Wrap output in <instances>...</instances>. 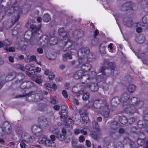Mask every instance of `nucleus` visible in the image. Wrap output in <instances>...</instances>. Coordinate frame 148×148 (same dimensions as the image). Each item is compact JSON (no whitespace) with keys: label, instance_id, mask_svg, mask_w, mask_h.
Masks as SVG:
<instances>
[{"label":"nucleus","instance_id":"f257e3e1","mask_svg":"<svg viewBox=\"0 0 148 148\" xmlns=\"http://www.w3.org/2000/svg\"><path fill=\"white\" fill-rule=\"evenodd\" d=\"M95 55L92 53L88 54L86 57L83 58H79L78 62L80 64H82V69L85 71H90L92 67L90 63H92L96 60Z\"/></svg>","mask_w":148,"mask_h":148},{"label":"nucleus","instance_id":"f03ea898","mask_svg":"<svg viewBox=\"0 0 148 148\" xmlns=\"http://www.w3.org/2000/svg\"><path fill=\"white\" fill-rule=\"evenodd\" d=\"M97 73L95 71H92L89 75H85L83 76L82 77L83 83L84 84H88L92 82V80L95 78L97 76Z\"/></svg>","mask_w":148,"mask_h":148},{"label":"nucleus","instance_id":"7ed1b4c3","mask_svg":"<svg viewBox=\"0 0 148 148\" xmlns=\"http://www.w3.org/2000/svg\"><path fill=\"white\" fill-rule=\"evenodd\" d=\"M1 128L2 132L5 134H8L11 132V127L10 125L8 122H4L3 123Z\"/></svg>","mask_w":148,"mask_h":148},{"label":"nucleus","instance_id":"20e7f679","mask_svg":"<svg viewBox=\"0 0 148 148\" xmlns=\"http://www.w3.org/2000/svg\"><path fill=\"white\" fill-rule=\"evenodd\" d=\"M142 22L138 23V26H141L144 29L148 27V14L145 15L142 18Z\"/></svg>","mask_w":148,"mask_h":148},{"label":"nucleus","instance_id":"39448f33","mask_svg":"<svg viewBox=\"0 0 148 148\" xmlns=\"http://www.w3.org/2000/svg\"><path fill=\"white\" fill-rule=\"evenodd\" d=\"M78 56H79V58H83L87 56L90 52L89 49L88 47H82L79 51Z\"/></svg>","mask_w":148,"mask_h":148},{"label":"nucleus","instance_id":"423d86ee","mask_svg":"<svg viewBox=\"0 0 148 148\" xmlns=\"http://www.w3.org/2000/svg\"><path fill=\"white\" fill-rule=\"evenodd\" d=\"M105 68L104 67H102L100 70V71L101 74L99 75L97 78V80L98 82H100L103 80H105L107 76L105 73L104 72Z\"/></svg>","mask_w":148,"mask_h":148},{"label":"nucleus","instance_id":"0eeeda50","mask_svg":"<svg viewBox=\"0 0 148 148\" xmlns=\"http://www.w3.org/2000/svg\"><path fill=\"white\" fill-rule=\"evenodd\" d=\"M125 111L127 113L133 114L136 112L137 109L132 103L125 109Z\"/></svg>","mask_w":148,"mask_h":148},{"label":"nucleus","instance_id":"6e6552de","mask_svg":"<svg viewBox=\"0 0 148 148\" xmlns=\"http://www.w3.org/2000/svg\"><path fill=\"white\" fill-rule=\"evenodd\" d=\"M86 84L85 87L89 88L92 91H96L98 89V86L97 84L96 83L92 82L90 84L89 83Z\"/></svg>","mask_w":148,"mask_h":148},{"label":"nucleus","instance_id":"1a4fd4ad","mask_svg":"<svg viewBox=\"0 0 148 148\" xmlns=\"http://www.w3.org/2000/svg\"><path fill=\"white\" fill-rule=\"evenodd\" d=\"M123 24L127 27H131L133 24V22L132 19L129 17H124L123 19Z\"/></svg>","mask_w":148,"mask_h":148},{"label":"nucleus","instance_id":"9d476101","mask_svg":"<svg viewBox=\"0 0 148 148\" xmlns=\"http://www.w3.org/2000/svg\"><path fill=\"white\" fill-rule=\"evenodd\" d=\"M66 123L65 122V120L63 121L62 122H61L60 123L59 122L58 123V125L60 126L62 125H65L69 126L70 127L72 128L73 125V121L70 118L68 119H66Z\"/></svg>","mask_w":148,"mask_h":148},{"label":"nucleus","instance_id":"9b49d317","mask_svg":"<svg viewBox=\"0 0 148 148\" xmlns=\"http://www.w3.org/2000/svg\"><path fill=\"white\" fill-rule=\"evenodd\" d=\"M134 4L131 2H129L124 4L121 7V9L124 11L131 9H133Z\"/></svg>","mask_w":148,"mask_h":148},{"label":"nucleus","instance_id":"f8f14e48","mask_svg":"<svg viewBox=\"0 0 148 148\" xmlns=\"http://www.w3.org/2000/svg\"><path fill=\"white\" fill-rule=\"evenodd\" d=\"M132 102L135 107L136 108H139L143 106V103L142 101H138L136 97H134L132 99Z\"/></svg>","mask_w":148,"mask_h":148},{"label":"nucleus","instance_id":"ddd939ff","mask_svg":"<svg viewBox=\"0 0 148 148\" xmlns=\"http://www.w3.org/2000/svg\"><path fill=\"white\" fill-rule=\"evenodd\" d=\"M58 32L60 35L59 38L60 39L62 40H66V32L64 30V28H60L58 30Z\"/></svg>","mask_w":148,"mask_h":148},{"label":"nucleus","instance_id":"4468645a","mask_svg":"<svg viewBox=\"0 0 148 148\" xmlns=\"http://www.w3.org/2000/svg\"><path fill=\"white\" fill-rule=\"evenodd\" d=\"M82 70H80L76 72L74 75L73 77L76 79H78L82 77L83 75V73L85 71L82 68Z\"/></svg>","mask_w":148,"mask_h":148},{"label":"nucleus","instance_id":"2eb2a0df","mask_svg":"<svg viewBox=\"0 0 148 148\" xmlns=\"http://www.w3.org/2000/svg\"><path fill=\"white\" fill-rule=\"evenodd\" d=\"M42 37V36H38L37 35H36V37H32L30 40V44L32 45L38 44Z\"/></svg>","mask_w":148,"mask_h":148},{"label":"nucleus","instance_id":"dca6fc26","mask_svg":"<svg viewBox=\"0 0 148 148\" xmlns=\"http://www.w3.org/2000/svg\"><path fill=\"white\" fill-rule=\"evenodd\" d=\"M103 103L105 106V110H103L102 113V114L105 118H107L108 117L109 114V106L108 105H106V101H104Z\"/></svg>","mask_w":148,"mask_h":148},{"label":"nucleus","instance_id":"f3484780","mask_svg":"<svg viewBox=\"0 0 148 148\" xmlns=\"http://www.w3.org/2000/svg\"><path fill=\"white\" fill-rule=\"evenodd\" d=\"M104 66L102 67L105 68V70L106 69V67L107 66H108V68H110L111 70H114L115 67V64L114 63L106 61L104 62Z\"/></svg>","mask_w":148,"mask_h":148},{"label":"nucleus","instance_id":"a211bd4d","mask_svg":"<svg viewBox=\"0 0 148 148\" xmlns=\"http://www.w3.org/2000/svg\"><path fill=\"white\" fill-rule=\"evenodd\" d=\"M18 9L19 8L18 7L14 5L10 9H8L5 12V14L8 15H10L12 14L14 10H18Z\"/></svg>","mask_w":148,"mask_h":148},{"label":"nucleus","instance_id":"6ab92c4d","mask_svg":"<svg viewBox=\"0 0 148 148\" xmlns=\"http://www.w3.org/2000/svg\"><path fill=\"white\" fill-rule=\"evenodd\" d=\"M72 52L70 51H69L63 55V60L64 61H66L67 60V58H68L70 59L72 58Z\"/></svg>","mask_w":148,"mask_h":148},{"label":"nucleus","instance_id":"aec40b11","mask_svg":"<svg viewBox=\"0 0 148 148\" xmlns=\"http://www.w3.org/2000/svg\"><path fill=\"white\" fill-rule=\"evenodd\" d=\"M39 122H40V124L42 125H46L48 124L47 119L43 116L40 117L38 119Z\"/></svg>","mask_w":148,"mask_h":148},{"label":"nucleus","instance_id":"412c9836","mask_svg":"<svg viewBox=\"0 0 148 148\" xmlns=\"http://www.w3.org/2000/svg\"><path fill=\"white\" fill-rule=\"evenodd\" d=\"M129 95L127 93H124L121 95V101L123 102L127 101L129 98Z\"/></svg>","mask_w":148,"mask_h":148},{"label":"nucleus","instance_id":"4be33fe9","mask_svg":"<svg viewBox=\"0 0 148 148\" xmlns=\"http://www.w3.org/2000/svg\"><path fill=\"white\" fill-rule=\"evenodd\" d=\"M60 115V118L61 121H64V119L66 118L67 116V113L66 111H61V112L59 113Z\"/></svg>","mask_w":148,"mask_h":148},{"label":"nucleus","instance_id":"5701e85b","mask_svg":"<svg viewBox=\"0 0 148 148\" xmlns=\"http://www.w3.org/2000/svg\"><path fill=\"white\" fill-rule=\"evenodd\" d=\"M30 28L31 29L33 30V32H36L37 31L38 32V33L40 32L41 33L40 31H39L40 28L39 27H37L36 26L34 25H30Z\"/></svg>","mask_w":148,"mask_h":148},{"label":"nucleus","instance_id":"b1692460","mask_svg":"<svg viewBox=\"0 0 148 148\" xmlns=\"http://www.w3.org/2000/svg\"><path fill=\"white\" fill-rule=\"evenodd\" d=\"M119 121L122 124H125L127 122L128 120L126 117L123 116L119 117Z\"/></svg>","mask_w":148,"mask_h":148},{"label":"nucleus","instance_id":"393cba45","mask_svg":"<svg viewBox=\"0 0 148 148\" xmlns=\"http://www.w3.org/2000/svg\"><path fill=\"white\" fill-rule=\"evenodd\" d=\"M90 134L91 137L95 140H98L99 139V137L96 132L92 131L90 132Z\"/></svg>","mask_w":148,"mask_h":148},{"label":"nucleus","instance_id":"a878e982","mask_svg":"<svg viewBox=\"0 0 148 148\" xmlns=\"http://www.w3.org/2000/svg\"><path fill=\"white\" fill-rule=\"evenodd\" d=\"M121 101V100H120V98L119 97H115L112 99L111 102L112 103H114L118 104L120 103Z\"/></svg>","mask_w":148,"mask_h":148},{"label":"nucleus","instance_id":"bb28decb","mask_svg":"<svg viewBox=\"0 0 148 148\" xmlns=\"http://www.w3.org/2000/svg\"><path fill=\"white\" fill-rule=\"evenodd\" d=\"M92 126L93 128L97 131L100 130L99 127L98 125V123L95 121H94L92 122Z\"/></svg>","mask_w":148,"mask_h":148},{"label":"nucleus","instance_id":"cd10ccee","mask_svg":"<svg viewBox=\"0 0 148 148\" xmlns=\"http://www.w3.org/2000/svg\"><path fill=\"white\" fill-rule=\"evenodd\" d=\"M24 139H25V140L28 143H31L33 141L32 137L29 136L28 135L26 136H24Z\"/></svg>","mask_w":148,"mask_h":148},{"label":"nucleus","instance_id":"c85d7f7f","mask_svg":"<svg viewBox=\"0 0 148 148\" xmlns=\"http://www.w3.org/2000/svg\"><path fill=\"white\" fill-rule=\"evenodd\" d=\"M65 136L64 135H61V134H59L58 135V139L61 141H64L65 142L68 143L70 141V140L69 138V141H66V139H65Z\"/></svg>","mask_w":148,"mask_h":148},{"label":"nucleus","instance_id":"c756f323","mask_svg":"<svg viewBox=\"0 0 148 148\" xmlns=\"http://www.w3.org/2000/svg\"><path fill=\"white\" fill-rule=\"evenodd\" d=\"M136 87L133 84H130L127 87L128 90L130 92H132L135 90Z\"/></svg>","mask_w":148,"mask_h":148},{"label":"nucleus","instance_id":"7c9ffc66","mask_svg":"<svg viewBox=\"0 0 148 148\" xmlns=\"http://www.w3.org/2000/svg\"><path fill=\"white\" fill-rule=\"evenodd\" d=\"M43 19L45 22H48L50 20V18L49 15L47 14H45L43 16Z\"/></svg>","mask_w":148,"mask_h":148},{"label":"nucleus","instance_id":"2f4dec72","mask_svg":"<svg viewBox=\"0 0 148 148\" xmlns=\"http://www.w3.org/2000/svg\"><path fill=\"white\" fill-rule=\"evenodd\" d=\"M19 25H18L16 26L14 28L13 31L12 32L13 35H14L17 34L20 30V28H19Z\"/></svg>","mask_w":148,"mask_h":148},{"label":"nucleus","instance_id":"473e14b6","mask_svg":"<svg viewBox=\"0 0 148 148\" xmlns=\"http://www.w3.org/2000/svg\"><path fill=\"white\" fill-rule=\"evenodd\" d=\"M16 77L18 78V79L19 81H20L21 79L24 78V75L23 73H21L16 75Z\"/></svg>","mask_w":148,"mask_h":148},{"label":"nucleus","instance_id":"72a5a7b5","mask_svg":"<svg viewBox=\"0 0 148 148\" xmlns=\"http://www.w3.org/2000/svg\"><path fill=\"white\" fill-rule=\"evenodd\" d=\"M29 75L30 77H35L36 76L35 74V72L33 69H32L29 71Z\"/></svg>","mask_w":148,"mask_h":148},{"label":"nucleus","instance_id":"f704fd0d","mask_svg":"<svg viewBox=\"0 0 148 148\" xmlns=\"http://www.w3.org/2000/svg\"><path fill=\"white\" fill-rule=\"evenodd\" d=\"M75 34L77 35L78 37H80L83 35V32L80 30H75L74 32Z\"/></svg>","mask_w":148,"mask_h":148},{"label":"nucleus","instance_id":"c9c22d12","mask_svg":"<svg viewBox=\"0 0 148 148\" xmlns=\"http://www.w3.org/2000/svg\"><path fill=\"white\" fill-rule=\"evenodd\" d=\"M4 49L7 51H10L11 52H14L15 51V49L13 47H11L9 49L6 47L4 48Z\"/></svg>","mask_w":148,"mask_h":148},{"label":"nucleus","instance_id":"e433bc0d","mask_svg":"<svg viewBox=\"0 0 148 148\" xmlns=\"http://www.w3.org/2000/svg\"><path fill=\"white\" fill-rule=\"evenodd\" d=\"M47 138L46 136H45L43 137L41 139L39 140V143L40 144H42L45 145L46 141V140Z\"/></svg>","mask_w":148,"mask_h":148},{"label":"nucleus","instance_id":"4c0bfd02","mask_svg":"<svg viewBox=\"0 0 148 148\" xmlns=\"http://www.w3.org/2000/svg\"><path fill=\"white\" fill-rule=\"evenodd\" d=\"M33 64H27L25 66L26 69L29 70V71L32 69H33Z\"/></svg>","mask_w":148,"mask_h":148},{"label":"nucleus","instance_id":"58836bf2","mask_svg":"<svg viewBox=\"0 0 148 148\" xmlns=\"http://www.w3.org/2000/svg\"><path fill=\"white\" fill-rule=\"evenodd\" d=\"M99 50L101 53H106L105 47L104 46L101 45L99 48Z\"/></svg>","mask_w":148,"mask_h":148},{"label":"nucleus","instance_id":"ea45409f","mask_svg":"<svg viewBox=\"0 0 148 148\" xmlns=\"http://www.w3.org/2000/svg\"><path fill=\"white\" fill-rule=\"evenodd\" d=\"M89 98V94L88 93H84L83 95L82 99L83 100L86 101Z\"/></svg>","mask_w":148,"mask_h":148},{"label":"nucleus","instance_id":"a19ab883","mask_svg":"<svg viewBox=\"0 0 148 148\" xmlns=\"http://www.w3.org/2000/svg\"><path fill=\"white\" fill-rule=\"evenodd\" d=\"M32 92H30L28 93H26L25 95H17L16 96V98L21 97L25 96H30L31 95V94L32 93Z\"/></svg>","mask_w":148,"mask_h":148},{"label":"nucleus","instance_id":"79ce46f5","mask_svg":"<svg viewBox=\"0 0 148 148\" xmlns=\"http://www.w3.org/2000/svg\"><path fill=\"white\" fill-rule=\"evenodd\" d=\"M4 45L7 46H9L10 45V43L8 40H5L3 41Z\"/></svg>","mask_w":148,"mask_h":148},{"label":"nucleus","instance_id":"37998d69","mask_svg":"<svg viewBox=\"0 0 148 148\" xmlns=\"http://www.w3.org/2000/svg\"><path fill=\"white\" fill-rule=\"evenodd\" d=\"M135 119L134 118H131L129 119L127 122L130 124H132L135 121Z\"/></svg>","mask_w":148,"mask_h":148},{"label":"nucleus","instance_id":"c03bdc74","mask_svg":"<svg viewBox=\"0 0 148 148\" xmlns=\"http://www.w3.org/2000/svg\"><path fill=\"white\" fill-rule=\"evenodd\" d=\"M138 23H137V28H136V31L138 33H140L142 31V29H144L141 26H138Z\"/></svg>","mask_w":148,"mask_h":148},{"label":"nucleus","instance_id":"a18cd8bd","mask_svg":"<svg viewBox=\"0 0 148 148\" xmlns=\"http://www.w3.org/2000/svg\"><path fill=\"white\" fill-rule=\"evenodd\" d=\"M51 141L47 139V138L45 145L47 146L50 147L51 144Z\"/></svg>","mask_w":148,"mask_h":148},{"label":"nucleus","instance_id":"49530a36","mask_svg":"<svg viewBox=\"0 0 148 148\" xmlns=\"http://www.w3.org/2000/svg\"><path fill=\"white\" fill-rule=\"evenodd\" d=\"M55 77V75L53 73H50L49 75V78L51 80L53 79Z\"/></svg>","mask_w":148,"mask_h":148},{"label":"nucleus","instance_id":"de8ad7c7","mask_svg":"<svg viewBox=\"0 0 148 148\" xmlns=\"http://www.w3.org/2000/svg\"><path fill=\"white\" fill-rule=\"evenodd\" d=\"M32 61H34L36 62H37V60L36 58V57L35 56L33 55L30 57L29 61L31 62Z\"/></svg>","mask_w":148,"mask_h":148},{"label":"nucleus","instance_id":"09e8293b","mask_svg":"<svg viewBox=\"0 0 148 148\" xmlns=\"http://www.w3.org/2000/svg\"><path fill=\"white\" fill-rule=\"evenodd\" d=\"M132 79V77L130 75H127L125 77V79L126 81H130Z\"/></svg>","mask_w":148,"mask_h":148},{"label":"nucleus","instance_id":"8fccbe9b","mask_svg":"<svg viewBox=\"0 0 148 148\" xmlns=\"http://www.w3.org/2000/svg\"><path fill=\"white\" fill-rule=\"evenodd\" d=\"M77 144V140L76 139H73L71 142V144L73 147H75Z\"/></svg>","mask_w":148,"mask_h":148},{"label":"nucleus","instance_id":"3c124183","mask_svg":"<svg viewBox=\"0 0 148 148\" xmlns=\"http://www.w3.org/2000/svg\"><path fill=\"white\" fill-rule=\"evenodd\" d=\"M50 103L52 104H55L57 103V101L55 99L52 98H51Z\"/></svg>","mask_w":148,"mask_h":148},{"label":"nucleus","instance_id":"603ef678","mask_svg":"<svg viewBox=\"0 0 148 148\" xmlns=\"http://www.w3.org/2000/svg\"><path fill=\"white\" fill-rule=\"evenodd\" d=\"M79 141L81 143L83 142L85 140V138L83 136H81L79 137Z\"/></svg>","mask_w":148,"mask_h":148},{"label":"nucleus","instance_id":"864d4df0","mask_svg":"<svg viewBox=\"0 0 148 148\" xmlns=\"http://www.w3.org/2000/svg\"><path fill=\"white\" fill-rule=\"evenodd\" d=\"M62 94L64 97L67 98L68 97V95L66 92L65 90H63L62 91Z\"/></svg>","mask_w":148,"mask_h":148},{"label":"nucleus","instance_id":"5fc2aeb1","mask_svg":"<svg viewBox=\"0 0 148 148\" xmlns=\"http://www.w3.org/2000/svg\"><path fill=\"white\" fill-rule=\"evenodd\" d=\"M73 92L75 93L76 94V95L77 97H78L80 95H82L83 93V92L82 90L79 91L78 92H73V90H72Z\"/></svg>","mask_w":148,"mask_h":148},{"label":"nucleus","instance_id":"6e6d98bb","mask_svg":"<svg viewBox=\"0 0 148 148\" xmlns=\"http://www.w3.org/2000/svg\"><path fill=\"white\" fill-rule=\"evenodd\" d=\"M18 67L22 71H24L25 70V67L22 65H19Z\"/></svg>","mask_w":148,"mask_h":148},{"label":"nucleus","instance_id":"4d7b16f0","mask_svg":"<svg viewBox=\"0 0 148 148\" xmlns=\"http://www.w3.org/2000/svg\"><path fill=\"white\" fill-rule=\"evenodd\" d=\"M80 132V131L78 129H76L74 130V133L75 135L79 134Z\"/></svg>","mask_w":148,"mask_h":148},{"label":"nucleus","instance_id":"13d9d810","mask_svg":"<svg viewBox=\"0 0 148 148\" xmlns=\"http://www.w3.org/2000/svg\"><path fill=\"white\" fill-rule=\"evenodd\" d=\"M53 108L54 110L58 111L60 108V106L58 105H55L53 107Z\"/></svg>","mask_w":148,"mask_h":148},{"label":"nucleus","instance_id":"bf43d9fd","mask_svg":"<svg viewBox=\"0 0 148 148\" xmlns=\"http://www.w3.org/2000/svg\"><path fill=\"white\" fill-rule=\"evenodd\" d=\"M116 131L115 129H113V128H111L110 130V134H114Z\"/></svg>","mask_w":148,"mask_h":148},{"label":"nucleus","instance_id":"052dcab7","mask_svg":"<svg viewBox=\"0 0 148 148\" xmlns=\"http://www.w3.org/2000/svg\"><path fill=\"white\" fill-rule=\"evenodd\" d=\"M46 87L48 88H52L51 85L48 83H46L45 84Z\"/></svg>","mask_w":148,"mask_h":148},{"label":"nucleus","instance_id":"680f3d73","mask_svg":"<svg viewBox=\"0 0 148 148\" xmlns=\"http://www.w3.org/2000/svg\"><path fill=\"white\" fill-rule=\"evenodd\" d=\"M125 132V130L124 129L122 128H120L119 132V133L120 134H123Z\"/></svg>","mask_w":148,"mask_h":148},{"label":"nucleus","instance_id":"e2e57ef3","mask_svg":"<svg viewBox=\"0 0 148 148\" xmlns=\"http://www.w3.org/2000/svg\"><path fill=\"white\" fill-rule=\"evenodd\" d=\"M86 143L87 147H90L91 145V144L90 142L88 140H86Z\"/></svg>","mask_w":148,"mask_h":148},{"label":"nucleus","instance_id":"0e129e2a","mask_svg":"<svg viewBox=\"0 0 148 148\" xmlns=\"http://www.w3.org/2000/svg\"><path fill=\"white\" fill-rule=\"evenodd\" d=\"M80 132L81 133L84 135H85L87 134V132L86 131H85L84 130H81Z\"/></svg>","mask_w":148,"mask_h":148},{"label":"nucleus","instance_id":"69168bd1","mask_svg":"<svg viewBox=\"0 0 148 148\" xmlns=\"http://www.w3.org/2000/svg\"><path fill=\"white\" fill-rule=\"evenodd\" d=\"M9 60L11 62H14V58L11 56H9L8 57Z\"/></svg>","mask_w":148,"mask_h":148},{"label":"nucleus","instance_id":"338daca9","mask_svg":"<svg viewBox=\"0 0 148 148\" xmlns=\"http://www.w3.org/2000/svg\"><path fill=\"white\" fill-rule=\"evenodd\" d=\"M38 52L40 53H42L43 52V49L42 48H39L37 49Z\"/></svg>","mask_w":148,"mask_h":148},{"label":"nucleus","instance_id":"774afa93","mask_svg":"<svg viewBox=\"0 0 148 148\" xmlns=\"http://www.w3.org/2000/svg\"><path fill=\"white\" fill-rule=\"evenodd\" d=\"M21 148H25L26 145L23 143H21L20 144Z\"/></svg>","mask_w":148,"mask_h":148}]
</instances>
